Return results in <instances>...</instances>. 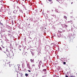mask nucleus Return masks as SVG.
I'll use <instances>...</instances> for the list:
<instances>
[{
	"mask_svg": "<svg viewBox=\"0 0 77 77\" xmlns=\"http://www.w3.org/2000/svg\"><path fill=\"white\" fill-rule=\"evenodd\" d=\"M0 12H5V9L3 7H1L0 10Z\"/></svg>",
	"mask_w": 77,
	"mask_h": 77,
	"instance_id": "nucleus-1",
	"label": "nucleus"
},
{
	"mask_svg": "<svg viewBox=\"0 0 77 77\" xmlns=\"http://www.w3.org/2000/svg\"><path fill=\"white\" fill-rule=\"evenodd\" d=\"M31 62L32 63H33L34 62V59H32L30 60Z\"/></svg>",
	"mask_w": 77,
	"mask_h": 77,
	"instance_id": "nucleus-2",
	"label": "nucleus"
},
{
	"mask_svg": "<svg viewBox=\"0 0 77 77\" xmlns=\"http://www.w3.org/2000/svg\"><path fill=\"white\" fill-rule=\"evenodd\" d=\"M63 18L65 19H66V20H67V17H66V16H64Z\"/></svg>",
	"mask_w": 77,
	"mask_h": 77,
	"instance_id": "nucleus-3",
	"label": "nucleus"
},
{
	"mask_svg": "<svg viewBox=\"0 0 77 77\" xmlns=\"http://www.w3.org/2000/svg\"><path fill=\"white\" fill-rule=\"evenodd\" d=\"M43 71H47V69H44L43 70Z\"/></svg>",
	"mask_w": 77,
	"mask_h": 77,
	"instance_id": "nucleus-4",
	"label": "nucleus"
},
{
	"mask_svg": "<svg viewBox=\"0 0 77 77\" xmlns=\"http://www.w3.org/2000/svg\"><path fill=\"white\" fill-rule=\"evenodd\" d=\"M25 75H26V76H28V75H28V74L26 73Z\"/></svg>",
	"mask_w": 77,
	"mask_h": 77,
	"instance_id": "nucleus-5",
	"label": "nucleus"
},
{
	"mask_svg": "<svg viewBox=\"0 0 77 77\" xmlns=\"http://www.w3.org/2000/svg\"><path fill=\"white\" fill-rule=\"evenodd\" d=\"M13 13L14 14H15L16 13V11L15 10L14 11H13Z\"/></svg>",
	"mask_w": 77,
	"mask_h": 77,
	"instance_id": "nucleus-6",
	"label": "nucleus"
},
{
	"mask_svg": "<svg viewBox=\"0 0 77 77\" xmlns=\"http://www.w3.org/2000/svg\"><path fill=\"white\" fill-rule=\"evenodd\" d=\"M65 27H66H66H68V26H67V25H66V24L65 25Z\"/></svg>",
	"mask_w": 77,
	"mask_h": 77,
	"instance_id": "nucleus-7",
	"label": "nucleus"
},
{
	"mask_svg": "<svg viewBox=\"0 0 77 77\" xmlns=\"http://www.w3.org/2000/svg\"><path fill=\"white\" fill-rule=\"evenodd\" d=\"M8 32H9V33H11V31H8Z\"/></svg>",
	"mask_w": 77,
	"mask_h": 77,
	"instance_id": "nucleus-8",
	"label": "nucleus"
},
{
	"mask_svg": "<svg viewBox=\"0 0 77 77\" xmlns=\"http://www.w3.org/2000/svg\"><path fill=\"white\" fill-rule=\"evenodd\" d=\"M8 36H11V33H8Z\"/></svg>",
	"mask_w": 77,
	"mask_h": 77,
	"instance_id": "nucleus-9",
	"label": "nucleus"
},
{
	"mask_svg": "<svg viewBox=\"0 0 77 77\" xmlns=\"http://www.w3.org/2000/svg\"><path fill=\"white\" fill-rule=\"evenodd\" d=\"M63 63L64 65H65L66 64V62H63Z\"/></svg>",
	"mask_w": 77,
	"mask_h": 77,
	"instance_id": "nucleus-10",
	"label": "nucleus"
},
{
	"mask_svg": "<svg viewBox=\"0 0 77 77\" xmlns=\"http://www.w3.org/2000/svg\"><path fill=\"white\" fill-rule=\"evenodd\" d=\"M23 74H21V76H20V77H23Z\"/></svg>",
	"mask_w": 77,
	"mask_h": 77,
	"instance_id": "nucleus-11",
	"label": "nucleus"
},
{
	"mask_svg": "<svg viewBox=\"0 0 77 77\" xmlns=\"http://www.w3.org/2000/svg\"><path fill=\"white\" fill-rule=\"evenodd\" d=\"M39 63H42V61H41Z\"/></svg>",
	"mask_w": 77,
	"mask_h": 77,
	"instance_id": "nucleus-12",
	"label": "nucleus"
},
{
	"mask_svg": "<svg viewBox=\"0 0 77 77\" xmlns=\"http://www.w3.org/2000/svg\"><path fill=\"white\" fill-rule=\"evenodd\" d=\"M2 50V48L0 47V50Z\"/></svg>",
	"mask_w": 77,
	"mask_h": 77,
	"instance_id": "nucleus-13",
	"label": "nucleus"
},
{
	"mask_svg": "<svg viewBox=\"0 0 77 77\" xmlns=\"http://www.w3.org/2000/svg\"><path fill=\"white\" fill-rule=\"evenodd\" d=\"M44 64H43L42 65V67H44Z\"/></svg>",
	"mask_w": 77,
	"mask_h": 77,
	"instance_id": "nucleus-14",
	"label": "nucleus"
},
{
	"mask_svg": "<svg viewBox=\"0 0 77 77\" xmlns=\"http://www.w3.org/2000/svg\"><path fill=\"white\" fill-rule=\"evenodd\" d=\"M28 71H29V72H31V71H30V70H28Z\"/></svg>",
	"mask_w": 77,
	"mask_h": 77,
	"instance_id": "nucleus-15",
	"label": "nucleus"
},
{
	"mask_svg": "<svg viewBox=\"0 0 77 77\" xmlns=\"http://www.w3.org/2000/svg\"><path fill=\"white\" fill-rule=\"evenodd\" d=\"M66 48H68V47L67 46H66Z\"/></svg>",
	"mask_w": 77,
	"mask_h": 77,
	"instance_id": "nucleus-16",
	"label": "nucleus"
},
{
	"mask_svg": "<svg viewBox=\"0 0 77 77\" xmlns=\"http://www.w3.org/2000/svg\"><path fill=\"white\" fill-rule=\"evenodd\" d=\"M0 24L1 25H2V24H3V23H0Z\"/></svg>",
	"mask_w": 77,
	"mask_h": 77,
	"instance_id": "nucleus-17",
	"label": "nucleus"
},
{
	"mask_svg": "<svg viewBox=\"0 0 77 77\" xmlns=\"http://www.w3.org/2000/svg\"><path fill=\"white\" fill-rule=\"evenodd\" d=\"M32 66H35V64H33L32 65Z\"/></svg>",
	"mask_w": 77,
	"mask_h": 77,
	"instance_id": "nucleus-18",
	"label": "nucleus"
},
{
	"mask_svg": "<svg viewBox=\"0 0 77 77\" xmlns=\"http://www.w3.org/2000/svg\"><path fill=\"white\" fill-rule=\"evenodd\" d=\"M50 2H51V1H52V0H48Z\"/></svg>",
	"mask_w": 77,
	"mask_h": 77,
	"instance_id": "nucleus-19",
	"label": "nucleus"
},
{
	"mask_svg": "<svg viewBox=\"0 0 77 77\" xmlns=\"http://www.w3.org/2000/svg\"><path fill=\"white\" fill-rule=\"evenodd\" d=\"M11 66H14V65H11Z\"/></svg>",
	"mask_w": 77,
	"mask_h": 77,
	"instance_id": "nucleus-20",
	"label": "nucleus"
},
{
	"mask_svg": "<svg viewBox=\"0 0 77 77\" xmlns=\"http://www.w3.org/2000/svg\"><path fill=\"white\" fill-rule=\"evenodd\" d=\"M17 77H18V74H17Z\"/></svg>",
	"mask_w": 77,
	"mask_h": 77,
	"instance_id": "nucleus-21",
	"label": "nucleus"
},
{
	"mask_svg": "<svg viewBox=\"0 0 77 77\" xmlns=\"http://www.w3.org/2000/svg\"><path fill=\"white\" fill-rule=\"evenodd\" d=\"M66 77H68V75L66 76Z\"/></svg>",
	"mask_w": 77,
	"mask_h": 77,
	"instance_id": "nucleus-22",
	"label": "nucleus"
},
{
	"mask_svg": "<svg viewBox=\"0 0 77 77\" xmlns=\"http://www.w3.org/2000/svg\"><path fill=\"white\" fill-rule=\"evenodd\" d=\"M73 4V2H72L71 3V4Z\"/></svg>",
	"mask_w": 77,
	"mask_h": 77,
	"instance_id": "nucleus-23",
	"label": "nucleus"
},
{
	"mask_svg": "<svg viewBox=\"0 0 77 77\" xmlns=\"http://www.w3.org/2000/svg\"><path fill=\"white\" fill-rule=\"evenodd\" d=\"M3 48H5V47H3Z\"/></svg>",
	"mask_w": 77,
	"mask_h": 77,
	"instance_id": "nucleus-24",
	"label": "nucleus"
},
{
	"mask_svg": "<svg viewBox=\"0 0 77 77\" xmlns=\"http://www.w3.org/2000/svg\"><path fill=\"white\" fill-rule=\"evenodd\" d=\"M9 66L11 67V64H9Z\"/></svg>",
	"mask_w": 77,
	"mask_h": 77,
	"instance_id": "nucleus-25",
	"label": "nucleus"
},
{
	"mask_svg": "<svg viewBox=\"0 0 77 77\" xmlns=\"http://www.w3.org/2000/svg\"><path fill=\"white\" fill-rule=\"evenodd\" d=\"M20 50L21 51V49H20Z\"/></svg>",
	"mask_w": 77,
	"mask_h": 77,
	"instance_id": "nucleus-26",
	"label": "nucleus"
},
{
	"mask_svg": "<svg viewBox=\"0 0 77 77\" xmlns=\"http://www.w3.org/2000/svg\"><path fill=\"white\" fill-rule=\"evenodd\" d=\"M2 26H3V24H2Z\"/></svg>",
	"mask_w": 77,
	"mask_h": 77,
	"instance_id": "nucleus-27",
	"label": "nucleus"
},
{
	"mask_svg": "<svg viewBox=\"0 0 77 77\" xmlns=\"http://www.w3.org/2000/svg\"><path fill=\"white\" fill-rule=\"evenodd\" d=\"M5 69H6V68Z\"/></svg>",
	"mask_w": 77,
	"mask_h": 77,
	"instance_id": "nucleus-28",
	"label": "nucleus"
},
{
	"mask_svg": "<svg viewBox=\"0 0 77 77\" xmlns=\"http://www.w3.org/2000/svg\"><path fill=\"white\" fill-rule=\"evenodd\" d=\"M14 67H15V66H14Z\"/></svg>",
	"mask_w": 77,
	"mask_h": 77,
	"instance_id": "nucleus-29",
	"label": "nucleus"
}]
</instances>
